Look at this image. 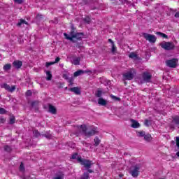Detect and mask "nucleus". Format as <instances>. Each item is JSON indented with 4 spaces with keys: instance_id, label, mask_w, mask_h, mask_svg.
I'll return each mask as SVG.
<instances>
[{
    "instance_id": "f257e3e1",
    "label": "nucleus",
    "mask_w": 179,
    "mask_h": 179,
    "mask_svg": "<svg viewBox=\"0 0 179 179\" xmlns=\"http://www.w3.org/2000/svg\"><path fill=\"white\" fill-rule=\"evenodd\" d=\"M77 129H78L79 131L75 133V135L76 136H79L80 134H83V135H85V136H93L94 135H96L97 132H99V129L97 127H90L87 129L86 127V125L81 124L80 126H77Z\"/></svg>"
},
{
    "instance_id": "f03ea898",
    "label": "nucleus",
    "mask_w": 179,
    "mask_h": 179,
    "mask_svg": "<svg viewBox=\"0 0 179 179\" xmlns=\"http://www.w3.org/2000/svg\"><path fill=\"white\" fill-rule=\"evenodd\" d=\"M152 80V75L150 73L145 71L142 73L141 78L139 80V83H149Z\"/></svg>"
},
{
    "instance_id": "7ed1b4c3",
    "label": "nucleus",
    "mask_w": 179,
    "mask_h": 179,
    "mask_svg": "<svg viewBox=\"0 0 179 179\" xmlns=\"http://www.w3.org/2000/svg\"><path fill=\"white\" fill-rule=\"evenodd\" d=\"M140 169H141V165H139V164L134 165V166H132L131 167H130L129 173L134 178H136V177H138V176H139V170Z\"/></svg>"
},
{
    "instance_id": "20e7f679",
    "label": "nucleus",
    "mask_w": 179,
    "mask_h": 179,
    "mask_svg": "<svg viewBox=\"0 0 179 179\" xmlns=\"http://www.w3.org/2000/svg\"><path fill=\"white\" fill-rule=\"evenodd\" d=\"M135 75H136V71L135 69H131L127 73L123 74V78L125 80H132L134 78H135Z\"/></svg>"
},
{
    "instance_id": "39448f33",
    "label": "nucleus",
    "mask_w": 179,
    "mask_h": 179,
    "mask_svg": "<svg viewBox=\"0 0 179 179\" xmlns=\"http://www.w3.org/2000/svg\"><path fill=\"white\" fill-rule=\"evenodd\" d=\"M78 163H80L81 166H84V167L87 169H90V167L93 166V163L92 162V161L83 159L82 157L78 158Z\"/></svg>"
},
{
    "instance_id": "423d86ee",
    "label": "nucleus",
    "mask_w": 179,
    "mask_h": 179,
    "mask_svg": "<svg viewBox=\"0 0 179 179\" xmlns=\"http://www.w3.org/2000/svg\"><path fill=\"white\" fill-rule=\"evenodd\" d=\"M159 45L162 47V48L166 50V51H170L171 50L174 49V43L171 42H163L160 43Z\"/></svg>"
},
{
    "instance_id": "0eeeda50",
    "label": "nucleus",
    "mask_w": 179,
    "mask_h": 179,
    "mask_svg": "<svg viewBox=\"0 0 179 179\" xmlns=\"http://www.w3.org/2000/svg\"><path fill=\"white\" fill-rule=\"evenodd\" d=\"M72 30L70 32V36H72V40L76 38V40H80L83 37V33H75V28L73 27H71Z\"/></svg>"
},
{
    "instance_id": "6e6552de",
    "label": "nucleus",
    "mask_w": 179,
    "mask_h": 179,
    "mask_svg": "<svg viewBox=\"0 0 179 179\" xmlns=\"http://www.w3.org/2000/svg\"><path fill=\"white\" fill-rule=\"evenodd\" d=\"M143 36L144 38L147 40V41H149V43H156V40L157 39L156 38V36L149 34L147 33H143Z\"/></svg>"
},
{
    "instance_id": "1a4fd4ad",
    "label": "nucleus",
    "mask_w": 179,
    "mask_h": 179,
    "mask_svg": "<svg viewBox=\"0 0 179 179\" xmlns=\"http://www.w3.org/2000/svg\"><path fill=\"white\" fill-rule=\"evenodd\" d=\"M1 89H5L6 90H7V92H10V93H13V92L16 90V86L13 85L10 87L9 85L6 83L1 84Z\"/></svg>"
},
{
    "instance_id": "9d476101",
    "label": "nucleus",
    "mask_w": 179,
    "mask_h": 179,
    "mask_svg": "<svg viewBox=\"0 0 179 179\" xmlns=\"http://www.w3.org/2000/svg\"><path fill=\"white\" fill-rule=\"evenodd\" d=\"M177 59H172L170 60H166V66L169 68H176L177 66Z\"/></svg>"
},
{
    "instance_id": "9b49d317",
    "label": "nucleus",
    "mask_w": 179,
    "mask_h": 179,
    "mask_svg": "<svg viewBox=\"0 0 179 179\" xmlns=\"http://www.w3.org/2000/svg\"><path fill=\"white\" fill-rule=\"evenodd\" d=\"M22 65H23V62H22V61L15 60L13 62V66L16 69H20V68H22Z\"/></svg>"
},
{
    "instance_id": "f8f14e48",
    "label": "nucleus",
    "mask_w": 179,
    "mask_h": 179,
    "mask_svg": "<svg viewBox=\"0 0 179 179\" xmlns=\"http://www.w3.org/2000/svg\"><path fill=\"white\" fill-rule=\"evenodd\" d=\"M48 108V113H50V114H57V108L54 106L49 103Z\"/></svg>"
},
{
    "instance_id": "ddd939ff",
    "label": "nucleus",
    "mask_w": 179,
    "mask_h": 179,
    "mask_svg": "<svg viewBox=\"0 0 179 179\" xmlns=\"http://www.w3.org/2000/svg\"><path fill=\"white\" fill-rule=\"evenodd\" d=\"M171 124H173L174 125H176V127H178V125H179V116L178 115L173 116L172 117Z\"/></svg>"
},
{
    "instance_id": "4468645a",
    "label": "nucleus",
    "mask_w": 179,
    "mask_h": 179,
    "mask_svg": "<svg viewBox=\"0 0 179 179\" xmlns=\"http://www.w3.org/2000/svg\"><path fill=\"white\" fill-rule=\"evenodd\" d=\"M108 42L112 44L111 52L112 54H115L117 52V47H115V44H114V41L111 39H108Z\"/></svg>"
},
{
    "instance_id": "2eb2a0df",
    "label": "nucleus",
    "mask_w": 179,
    "mask_h": 179,
    "mask_svg": "<svg viewBox=\"0 0 179 179\" xmlns=\"http://www.w3.org/2000/svg\"><path fill=\"white\" fill-rule=\"evenodd\" d=\"M70 92L75 93V94H80V90L78 87H74L69 89Z\"/></svg>"
},
{
    "instance_id": "dca6fc26",
    "label": "nucleus",
    "mask_w": 179,
    "mask_h": 179,
    "mask_svg": "<svg viewBox=\"0 0 179 179\" xmlns=\"http://www.w3.org/2000/svg\"><path fill=\"white\" fill-rule=\"evenodd\" d=\"M22 24H29V22H27L26 20L23 19H20L18 23H17L16 26L17 27H22Z\"/></svg>"
},
{
    "instance_id": "f3484780",
    "label": "nucleus",
    "mask_w": 179,
    "mask_h": 179,
    "mask_svg": "<svg viewBox=\"0 0 179 179\" xmlns=\"http://www.w3.org/2000/svg\"><path fill=\"white\" fill-rule=\"evenodd\" d=\"M98 104H99V106H107V101L103 98H99L98 99Z\"/></svg>"
},
{
    "instance_id": "a211bd4d",
    "label": "nucleus",
    "mask_w": 179,
    "mask_h": 179,
    "mask_svg": "<svg viewBox=\"0 0 179 179\" xmlns=\"http://www.w3.org/2000/svg\"><path fill=\"white\" fill-rule=\"evenodd\" d=\"M83 73H85V71L78 70V71L74 72L73 76H74V78H78V76H81V75H83Z\"/></svg>"
},
{
    "instance_id": "6ab92c4d",
    "label": "nucleus",
    "mask_w": 179,
    "mask_h": 179,
    "mask_svg": "<svg viewBox=\"0 0 179 179\" xmlns=\"http://www.w3.org/2000/svg\"><path fill=\"white\" fill-rule=\"evenodd\" d=\"M53 179H64V173L62 172H59L55 175Z\"/></svg>"
},
{
    "instance_id": "aec40b11",
    "label": "nucleus",
    "mask_w": 179,
    "mask_h": 179,
    "mask_svg": "<svg viewBox=\"0 0 179 179\" xmlns=\"http://www.w3.org/2000/svg\"><path fill=\"white\" fill-rule=\"evenodd\" d=\"M45 73H46V80H51V79H52V74L51 73V71H47Z\"/></svg>"
},
{
    "instance_id": "412c9836",
    "label": "nucleus",
    "mask_w": 179,
    "mask_h": 179,
    "mask_svg": "<svg viewBox=\"0 0 179 179\" xmlns=\"http://www.w3.org/2000/svg\"><path fill=\"white\" fill-rule=\"evenodd\" d=\"M103 94H104V92H103L101 90H98L95 94V96L96 97H99L100 99Z\"/></svg>"
},
{
    "instance_id": "4be33fe9",
    "label": "nucleus",
    "mask_w": 179,
    "mask_h": 179,
    "mask_svg": "<svg viewBox=\"0 0 179 179\" xmlns=\"http://www.w3.org/2000/svg\"><path fill=\"white\" fill-rule=\"evenodd\" d=\"M131 122H132L131 128H139V127H140L139 122H138L134 120H132Z\"/></svg>"
},
{
    "instance_id": "5701e85b",
    "label": "nucleus",
    "mask_w": 179,
    "mask_h": 179,
    "mask_svg": "<svg viewBox=\"0 0 179 179\" xmlns=\"http://www.w3.org/2000/svg\"><path fill=\"white\" fill-rule=\"evenodd\" d=\"M73 65H79L80 64V57H75L73 59Z\"/></svg>"
},
{
    "instance_id": "b1692460",
    "label": "nucleus",
    "mask_w": 179,
    "mask_h": 179,
    "mask_svg": "<svg viewBox=\"0 0 179 179\" xmlns=\"http://www.w3.org/2000/svg\"><path fill=\"white\" fill-rule=\"evenodd\" d=\"M79 157H82L79 156V155L77 152H76L71 155V159H72L73 160L77 159V161L79 162Z\"/></svg>"
},
{
    "instance_id": "393cba45",
    "label": "nucleus",
    "mask_w": 179,
    "mask_h": 179,
    "mask_svg": "<svg viewBox=\"0 0 179 179\" xmlns=\"http://www.w3.org/2000/svg\"><path fill=\"white\" fill-rule=\"evenodd\" d=\"M129 58H131L132 59H138V55L136 54L135 52H131L129 55Z\"/></svg>"
},
{
    "instance_id": "a878e982",
    "label": "nucleus",
    "mask_w": 179,
    "mask_h": 179,
    "mask_svg": "<svg viewBox=\"0 0 179 179\" xmlns=\"http://www.w3.org/2000/svg\"><path fill=\"white\" fill-rule=\"evenodd\" d=\"M144 140L146 141V142H150V141H152V136L150 134H145V136H144Z\"/></svg>"
},
{
    "instance_id": "bb28decb",
    "label": "nucleus",
    "mask_w": 179,
    "mask_h": 179,
    "mask_svg": "<svg viewBox=\"0 0 179 179\" xmlns=\"http://www.w3.org/2000/svg\"><path fill=\"white\" fill-rule=\"evenodd\" d=\"M64 36L66 40H70V41L75 43V41L72 39V36H69V35H68L66 33H64Z\"/></svg>"
},
{
    "instance_id": "cd10ccee",
    "label": "nucleus",
    "mask_w": 179,
    "mask_h": 179,
    "mask_svg": "<svg viewBox=\"0 0 179 179\" xmlns=\"http://www.w3.org/2000/svg\"><path fill=\"white\" fill-rule=\"evenodd\" d=\"M94 142V146H99L101 142L100 138H99V137H95Z\"/></svg>"
},
{
    "instance_id": "c85d7f7f",
    "label": "nucleus",
    "mask_w": 179,
    "mask_h": 179,
    "mask_svg": "<svg viewBox=\"0 0 179 179\" xmlns=\"http://www.w3.org/2000/svg\"><path fill=\"white\" fill-rule=\"evenodd\" d=\"M15 121H16V119L15 118V116H11L10 117L9 124H10V125H13V124H15Z\"/></svg>"
},
{
    "instance_id": "c756f323",
    "label": "nucleus",
    "mask_w": 179,
    "mask_h": 179,
    "mask_svg": "<svg viewBox=\"0 0 179 179\" xmlns=\"http://www.w3.org/2000/svg\"><path fill=\"white\" fill-rule=\"evenodd\" d=\"M12 68V66L10 64H6L3 66L4 71H9Z\"/></svg>"
},
{
    "instance_id": "7c9ffc66",
    "label": "nucleus",
    "mask_w": 179,
    "mask_h": 179,
    "mask_svg": "<svg viewBox=\"0 0 179 179\" xmlns=\"http://www.w3.org/2000/svg\"><path fill=\"white\" fill-rule=\"evenodd\" d=\"M33 134L36 138H38V136H41V134H40V132H38L37 130H34Z\"/></svg>"
},
{
    "instance_id": "2f4dec72",
    "label": "nucleus",
    "mask_w": 179,
    "mask_h": 179,
    "mask_svg": "<svg viewBox=\"0 0 179 179\" xmlns=\"http://www.w3.org/2000/svg\"><path fill=\"white\" fill-rule=\"evenodd\" d=\"M89 173H84L83 176L81 177V179H89Z\"/></svg>"
},
{
    "instance_id": "473e14b6",
    "label": "nucleus",
    "mask_w": 179,
    "mask_h": 179,
    "mask_svg": "<svg viewBox=\"0 0 179 179\" xmlns=\"http://www.w3.org/2000/svg\"><path fill=\"white\" fill-rule=\"evenodd\" d=\"M42 136H44L47 139H51L52 136L50 134L47 133L45 134H43Z\"/></svg>"
},
{
    "instance_id": "72a5a7b5",
    "label": "nucleus",
    "mask_w": 179,
    "mask_h": 179,
    "mask_svg": "<svg viewBox=\"0 0 179 179\" xmlns=\"http://www.w3.org/2000/svg\"><path fill=\"white\" fill-rule=\"evenodd\" d=\"M138 135L141 138H144V136L146 135V133L145 131H139L138 132Z\"/></svg>"
},
{
    "instance_id": "f704fd0d",
    "label": "nucleus",
    "mask_w": 179,
    "mask_h": 179,
    "mask_svg": "<svg viewBox=\"0 0 179 179\" xmlns=\"http://www.w3.org/2000/svg\"><path fill=\"white\" fill-rule=\"evenodd\" d=\"M83 20L85 23H87V24H89V23H90L91 20L89 17H85V18H83Z\"/></svg>"
},
{
    "instance_id": "c9c22d12",
    "label": "nucleus",
    "mask_w": 179,
    "mask_h": 179,
    "mask_svg": "<svg viewBox=\"0 0 179 179\" xmlns=\"http://www.w3.org/2000/svg\"><path fill=\"white\" fill-rule=\"evenodd\" d=\"M4 150H6V152H12V148L8 145H6L4 147Z\"/></svg>"
},
{
    "instance_id": "e433bc0d",
    "label": "nucleus",
    "mask_w": 179,
    "mask_h": 179,
    "mask_svg": "<svg viewBox=\"0 0 179 179\" xmlns=\"http://www.w3.org/2000/svg\"><path fill=\"white\" fill-rule=\"evenodd\" d=\"M14 2L15 3H18V5H20L24 2V0H14Z\"/></svg>"
},
{
    "instance_id": "4c0bfd02",
    "label": "nucleus",
    "mask_w": 179,
    "mask_h": 179,
    "mask_svg": "<svg viewBox=\"0 0 179 179\" xmlns=\"http://www.w3.org/2000/svg\"><path fill=\"white\" fill-rule=\"evenodd\" d=\"M67 80H68L70 86H72L73 85V78H71L68 79Z\"/></svg>"
},
{
    "instance_id": "58836bf2",
    "label": "nucleus",
    "mask_w": 179,
    "mask_h": 179,
    "mask_svg": "<svg viewBox=\"0 0 179 179\" xmlns=\"http://www.w3.org/2000/svg\"><path fill=\"white\" fill-rule=\"evenodd\" d=\"M31 107H36V106H38V101H35L31 103Z\"/></svg>"
},
{
    "instance_id": "ea45409f",
    "label": "nucleus",
    "mask_w": 179,
    "mask_h": 179,
    "mask_svg": "<svg viewBox=\"0 0 179 179\" xmlns=\"http://www.w3.org/2000/svg\"><path fill=\"white\" fill-rule=\"evenodd\" d=\"M42 19H43V15H41V14H38V15H36V20H37L40 21V20H41Z\"/></svg>"
},
{
    "instance_id": "a19ab883",
    "label": "nucleus",
    "mask_w": 179,
    "mask_h": 179,
    "mask_svg": "<svg viewBox=\"0 0 179 179\" xmlns=\"http://www.w3.org/2000/svg\"><path fill=\"white\" fill-rule=\"evenodd\" d=\"M54 62H46L45 66L46 68H48V66H51V65H54Z\"/></svg>"
},
{
    "instance_id": "79ce46f5",
    "label": "nucleus",
    "mask_w": 179,
    "mask_h": 179,
    "mask_svg": "<svg viewBox=\"0 0 179 179\" xmlns=\"http://www.w3.org/2000/svg\"><path fill=\"white\" fill-rule=\"evenodd\" d=\"M0 114H6V110L5 108H0Z\"/></svg>"
},
{
    "instance_id": "37998d69",
    "label": "nucleus",
    "mask_w": 179,
    "mask_h": 179,
    "mask_svg": "<svg viewBox=\"0 0 179 179\" xmlns=\"http://www.w3.org/2000/svg\"><path fill=\"white\" fill-rule=\"evenodd\" d=\"M20 171H24V166H23V163H21L20 165Z\"/></svg>"
},
{
    "instance_id": "c03bdc74",
    "label": "nucleus",
    "mask_w": 179,
    "mask_h": 179,
    "mask_svg": "<svg viewBox=\"0 0 179 179\" xmlns=\"http://www.w3.org/2000/svg\"><path fill=\"white\" fill-rule=\"evenodd\" d=\"M6 120L3 117H0V123L1 124H5Z\"/></svg>"
},
{
    "instance_id": "a18cd8bd",
    "label": "nucleus",
    "mask_w": 179,
    "mask_h": 179,
    "mask_svg": "<svg viewBox=\"0 0 179 179\" xmlns=\"http://www.w3.org/2000/svg\"><path fill=\"white\" fill-rule=\"evenodd\" d=\"M59 61H61V58L59 57H57L55 60V62H53V63L55 64H58V62H59Z\"/></svg>"
},
{
    "instance_id": "49530a36",
    "label": "nucleus",
    "mask_w": 179,
    "mask_h": 179,
    "mask_svg": "<svg viewBox=\"0 0 179 179\" xmlns=\"http://www.w3.org/2000/svg\"><path fill=\"white\" fill-rule=\"evenodd\" d=\"M32 92L31 90H27L26 92V96H31Z\"/></svg>"
},
{
    "instance_id": "de8ad7c7",
    "label": "nucleus",
    "mask_w": 179,
    "mask_h": 179,
    "mask_svg": "<svg viewBox=\"0 0 179 179\" xmlns=\"http://www.w3.org/2000/svg\"><path fill=\"white\" fill-rule=\"evenodd\" d=\"M64 79H66V80H68L69 79V77H68V74H63Z\"/></svg>"
},
{
    "instance_id": "09e8293b",
    "label": "nucleus",
    "mask_w": 179,
    "mask_h": 179,
    "mask_svg": "<svg viewBox=\"0 0 179 179\" xmlns=\"http://www.w3.org/2000/svg\"><path fill=\"white\" fill-rule=\"evenodd\" d=\"M176 146H178L179 149V137H176Z\"/></svg>"
},
{
    "instance_id": "8fccbe9b",
    "label": "nucleus",
    "mask_w": 179,
    "mask_h": 179,
    "mask_svg": "<svg viewBox=\"0 0 179 179\" xmlns=\"http://www.w3.org/2000/svg\"><path fill=\"white\" fill-rule=\"evenodd\" d=\"M111 97H112V99H113V100H120V98H118L114 95H111Z\"/></svg>"
},
{
    "instance_id": "3c124183",
    "label": "nucleus",
    "mask_w": 179,
    "mask_h": 179,
    "mask_svg": "<svg viewBox=\"0 0 179 179\" xmlns=\"http://www.w3.org/2000/svg\"><path fill=\"white\" fill-rule=\"evenodd\" d=\"M144 124L146 127H149V120H145Z\"/></svg>"
},
{
    "instance_id": "603ef678",
    "label": "nucleus",
    "mask_w": 179,
    "mask_h": 179,
    "mask_svg": "<svg viewBox=\"0 0 179 179\" xmlns=\"http://www.w3.org/2000/svg\"><path fill=\"white\" fill-rule=\"evenodd\" d=\"M162 37H163L164 38H167V35H166V34H162V36H161Z\"/></svg>"
},
{
    "instance_id": "864d4df0",
    "label": "nucleus",
    "mask_w": 179,
    "mask_h": 179,
    "mask_svg": "<svg viewBox=\"0 0 179 179\" xmlns=\"http://www.w3.org/2000/svg\"><path fill=\"white\" fill-rule=\"evenodd\" d=\"M156 34L157 35V36H162L163 35V33H162V32H156Z\"/></svg>"
},
{
    "instance_id": "5fc2aeb1",
    "label": "nucleus",
    "mask_w": 179,
    "mask_h": 179,
    "mask_svg": "<svg viewBox=\"0 0 179 179\" xmlns=\"http://www.w3.org/2000/svg\"><path fill=\"white\" fill-rule=\"evenodd\" d=\"M175 17H179V13H176L175 14Z\"/></svg>"
},
{
    "instance_id": "6e6d98bb",
    "label": "nucleus",
    "mask_w": 179,
    "mask_h": 179,
    "mask_svg": "<svg viewBox=\"0 0 179 179\" xmlns=\"http://www.w3.org/2000/svg\"><path fill=\"white\" fill-rule=\"evenodd\" d=\"M22 179H29V177H26L24 176H22Z\"/></svg>"
},
{
    "instance_id": "4d7b16f0",
    "label": "nucleus",
    "mask_w": 179,
    "mask_h": 179,
    "mask_svg": "<svg viewBox=\"0 0 179 179\" xmlns=\"http://www.w3.org/2000/svg\"><path fill=\"white\" fill-rule=\"evenodd\" d=\"M88 173H93V170H92V169H88Z\"/></svg>"
},
{
    "instance_id": "13d9d810",
    "label": "nucleus",
    "mask_w": 179,
    "mask_h": 179,
    "mask_svg": "<svg viewBox=\"0 0 179 179\" xmlns=\"http://www.w3.org/2000/svg\"><path fill=\"white\" fill-rule=\"evenodd\" d=\"M176 156H177L178 157H179V151H178V152H176Z\"/></svg>"
},
{
    "instance_id": "bf43d9fd",
    "label": "nucleus",
    "mask_w": 179,
    "mask_h": 179,
    "mask_svg": "<svg viewBox=\"0 0 179 179\" xmlns=\"http://www.w3.org/2000/svg\"><path fill=\"white\" fill-rule=\"evenodd\" d=\"M125 2H127V3H129V1H127V0H125Z\"/></svg>"
},
{
    "instance_id": "052dcab7",
    "label": "nucleus",
    "mask_w": 179,
    "mask_h": 179,
    "mask_svg": "<svg viewBox=\"0 0 179 179\" xmlns=\"http://www.w3.org/2000/svg\"><path fill=\"white\" fill-rule=\"evenodd\" d=\"M171 128H174V126L171 125Z\"/></svg>"
},
{
    "instance_id": "680f3d73",
    "label": "nucleus",
    "mask_w": 179,
    "mask_h": 179,
    "mask_svg": "<svg viewBox=\"0 0 179 179\" xmlns=\"http://www.w3.org/2000/svg\"><path fill=\"white\" fill-rule=\"evenodd\" d=\"M123 175H120V177H122Z\"/></svg>"
},
{
    "instance_id": "e2e57ef3",
    "label": "nucleus",
    "mask_w": 179,
    "mask_h": 179,
    "mask_svg": "<svg viewBox=\"0 0 179 179\" xmlns=\"http://www.w3.org/2000/svg\"><path fill=\"white\" fill-rule=\"evenodd\" d=\"M0 99H1V95H0Z\"/></svg>"
}]
</instances>
